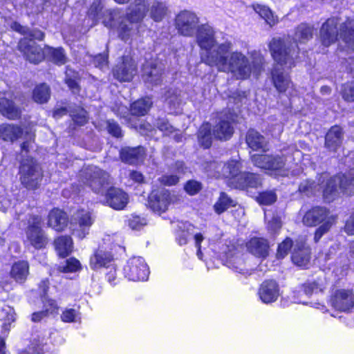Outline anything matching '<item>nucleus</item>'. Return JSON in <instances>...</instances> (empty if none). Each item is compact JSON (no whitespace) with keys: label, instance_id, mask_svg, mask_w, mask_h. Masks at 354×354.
Instances as JSON below:
<instances>
[{"label":"nucleus","instance_id":"nucleus-24","mask_svg":"<svg viewBox=\"0 0 354 354\" xmlns=\"http://www.w3.org/2000/svg\"><path fill=\"white\" fill-rule=\"evenodd\" d=\"M68 222L65 212L59 209H53L48 214V225L56 231L63 230Z\"/></svg>","mask_w":354,"mask_h":354},{"label":"nucleus","instance_id":"nucleus-64","mask_svg":"<svg viewBox=\"0 0 354 354\" xmlns=\"http://www.w3.org/2000/svg\"><path fill=\"white\" fill-rule=\"evenodd\" d=\"M129 176L131 180L137 183H141L144 179L142 174L136 171H131Z\"/></svg>","mask_w":354,"mask_h":354},{"label":"nucleus","instance_id":"nucleus-20","mask_svg":"<svg viewBox=\"0 0 354 354\" xmlns=\"http://www.w3.org/2000/svg\"><path fill=\"white\" fill-rule=\"evenodd\" d=\"M218 122L213 130L214 137L219 140L229 139L233 133V128L230 124L233 120L232 116L221 113L218 115Z\"/></svg>","mask_w":354,"mask_h":354},{"label":"nucleus","instance_id":"nucleus-13","mask_svg":"<svg viewBox=\"0 0 354 354\" xmlns=\"http://www.w3.org/2000/svg\"><path fill=\"white\" fill-rule=\"evenodd\" d=\"M124 277L133 281H146L149 274V269L145 260L141 257L130 258L123 268Z\"/></svg>","mask_w":354,"mask_h":354},{"label":"nucleus","instance_id":"nucleus-8","mask_svg":"<svg viewBox=\"0 0 354 354\" xmlns=\"http://www.w3.org/2000/svg\"><path fill=\"white\" fill-rule=\"evenodd\" d=\"M301 153L294 147H288L280 151V154H254L251 156L253 164L269 171L276 177L288 176L292 167V161L299 158Z\"/></svg>","mask_w":354,"mask_h":354},{"label":"nucleus","instance_id":"nucleus-32","mask_svg":"<svg viewBox=\"0 0 354 354\" xmlns=\"http://www.w3.org/2000/svg\"><path fill=\"white\" fill-rule=\"evenodd\" d=\"M187 168L184 167V164L182 162H177L176 163L174 171L177 174L164 175L159 178L161 184L167 186H171L176 185L180 177V175L185 173Z\"/></svg>","mask_w":354,"mask_h":354},{"label":"nucleus","instance_id":"nucleus-35","mask_svg":"<svg viewBox=\"0 0 354 354\" xmlns=\"http://www.w3.org/2000/svg\"><path fill=\"white\" fill-rule=\"evenodd\" d=\"M179 231L176 235V241L179 245L187 243L190 234H194V226L189 222H182L178 225Z\"/></svg>","mask_w":354,"mask_h":354},{"label":"nucleus","instance_id":"nucleus-11","mask_svg":"<svg viewBox=\"0 0 354 354\" xmlns=\"http://www.w3.org/2000/svg\"><path fill=\"white\" fill-rule=\"evenodd\" d=\"M21 183L28 189H36L42 180L40 166L32 158L23 160L19 169Z\"/></svg>","mask_w":354,"mask_h":354},{"label":"nucleus","instance_id":"nucleus-47","mask_svg":"<svg viewBox=\"0 0 354 354\" xmlns=\"http://www.w3.org/2000/svg\"><path fill=\"white\" fill-rule=\"evenodd\" d=\"M294 294L296 295L294 296L292 302L305 304H307L305 298L313 294V289H299L297 292H294Z\"/></svg>","mask_w":354,"mask_h":354},{"label":"nucleus","instance_id":"nucleus-46","mask_svg":"<svg viewBox=\"0 0 354 354\" xmlns=\"http://www.w3.org/2000/svg\"><path fill=\"white\" fill-rule=\"evenodd\" d=\"M277 200V195L274 191H266L260 193L257 197V201L261 205H271Z\"/></svg>","mask_w":354,"mask_h":354},{"label":"nucleus","instance_id":"nucleus-60","mask_svg":"<svg viewBox=\"0 0 354 354\" xmlns=\"http://www.w3.org/2000/svg\"><path fill=\"white\" fill-rule=\"evenodd\" d=\"M194 239L195 245L197 248V256L198 258L201 259V243L204 240V236L201 232L194 233Z\"/></svg>","mask_w":354,"mask_h":354},{"label":"nucleus","instance_id":"nucleus-14","mask_svg":"<svg viewBox=\"0 0 354 354\" xmlns=\"http://www.w3.org/2000/svg\"><path fill=\"white\" fill-rule=\"evenodd\" d=\"M94 218L91 212L80 209L73 215L71 223V228L73 235L80 239L84 238L88 233Z\"/></svg>","mask_w":354,"mask_h":354},{"label":"nucleus","instance_id":"nucleus-2","mask_svg":"<svg viewBox=\"0 0 354 354\" xmlns=\"http://www.w3.org/2000/svg\"><path fill=\"white\" fill-rule=\"evenodd\" d=\"M102 0H94L90 6L87 17L88 26H94L100 19L106 28L116 30L118 37L127 41L138 32V24L142 21L147 14L155 22L162 21L167 15V3L158 0H135L127 8L124 15L119 8L102 11Z\"/></svg>","mask_w":354,"mask_h":354},{"label":"nucleus","instance_id":"nucleus-29","mask_svg":"<svg viewBox=\"0 0 354 354\" xmlns=\"http://www.w3.org/2000/svg\"><path fill=\"white\" fill-rule=\"evenodd\" d=\"M246 142L253 150H266V141L265 138L254 129L248 131L246 136Z\"/></svg>","mask_w":354,"mask_h":354},{"label":"nucleus","instance_id":"nucleus-10","mask_svg":"<svg viewBox=\"0 0 354 354\" xmlns=\"http://www.w3.org/2000/svg\"><path fill=\"white\" fill-rule=\"evenodd\" d=\"M335 219L336 216L329 215V212L326 208L314 207L305 213L302 222L306 226H316L323 222L315 232V242H318L322 236L329 231L335 223Z\"/></svg>","mask_w":354,"mask_h":354},{"label":"nucleus","instance_id":"nucleus-19","mask_svg":"<svg viewBox=\"0 0 354 354\" xmlns=\"http://www.w3.org/2000/svg\"><path fill=\"white\" fill-rule=\"evenodd\" d=\"M114 77L120 82H129L137 73L134 60L128 56L124 57L122 62L113 69Z\"/></svg>","mask_w":354,"mask_h":354},{"label":"nucleus","instance_id":"nucleus-55","mask_svg":"<svg viewBox=\"0 0 354 354\" xmlns=\"http://www.w3.org/2000/svg\"><path fill=\"white\" fill-rule=\"evenodd\" d=\"M165 100L170 106L171 111H172L173 107L175 109L179 104L180 101L178 95L174 92H171L170 91L165 95Z\"/></svg>","mask_w":354,"mask_h":354},{"label":"nucleus","instance_id":"nucleus-39","mask_svg":"<svg viewBox=\"0 0 354 354\" xmlns=\"http://www.w3.org/2000/svg\"><path fill=\"white\" fill-rule=\"evenodd\" d=\"M211 125L203 123L198 130V139L200 145L204 148H209L212 145Z\"/></svg>","mask_w":354,"mask_h":354},{"label":"nucleus","instance_id":"nucleus-43","mask_svg":"<svg viewBox=\"0 0 354 354\" xmlns=\"http://www.w3.org/2000/svg\"><path fill=\"white\" fill-rule=\"evenodd\" d=\"M82 268L81 263L75 258H69L65 264L59 266V270L63 272H76Z\"/></svg>","mask_w":354,"mask_h":354},{"label":"nucleus","instance_id":"nucleus-21","mask_svg":"<svg viewBox=\"0 0 354 354\" xmlns=\"http://www.w3.org/2000/svg\"><path fill=\"white\" fill-rule=\"evenodd\" d=\"M142 78L146 83L157 85L162 80V69L153 61L147 62L142 68Z\"/></svg>","mask_w":354,"mask_h":354},{"label":"nucleus","instance_id":"nucleus-54","mask_svg":"<svg viewBox=\"0 0 354 354\" xmlns=\"http://www.w3.org/2000/svg\"><path fill=\"white\" fill-rule=\"evenodd\" d=\"M201 189V185L196 180H189L185 185V191L190 195H194Z\"/></svg>","mask_w":354,"mask_h":354},{"label":"nucleus","instance_id":"nucleus-12","mask_svg":"<svg viewBox=\"0 0 354 354\" xmlns=\"http://www.w3.org/2000/svg\"><path fill=\"white\" fill-rule=\"evenodd\" d=\"M174 26L178 34L185 37H192L201 26L196 13L187 10L176 15Z\"/></svg>","mask_w":354,"mask_h":354},{"label":"nucleus","instance_id":"nucleus-6","mask_svg":"<svg viewBox=\"0 0 354 354\" xmlns=\"http://www.w3.org/2000/svg\"><path fill=\"white\" fill-rule=\"evenodd\" d=\"M319 39L323 46H329L339 42V48L348 53L354 51V20L348 19L340 22L336 17L328 19L319 30Z\"/></svg>","mask_w":354,"mask_h":354},{"label":"nucleus","instance_id":"nucleus-7","mask_svg":"<svg viewBox=\"0 0 354 354\" xmlns=\"http://www.w3.org/2000/svg\"><path fill=\"white\" fill-rule=\"evenodd\" d=\"M241 162L232 160L227 163L212 162L209 165L211 175L216 178H227L230 186L244 189L249 187L257 188L261 185L260 176L241 172Z\"/></svg>","mask_w":354,"mask_h":354},{"label":"nucleus","instance_id":"nucleus-28","mask_svg":"<svg viewBox=\"0 0 354 354\" xmlns=\"http://www.w3.org/2000/svg\"><path fill=\"white\" fill-rule=\"evenodd\" d=\"M29 273V265L26 261H19L15 263L10 271L11 277L19 282L24 281Z\"/></svg>","mask_w":354,"mask_h":354},{"label":"nucleus","instance_id":"nucleus-15","mask_svg":"<svg viewBox=\"0 0 354 354\" xmlns=\"http://www.w3.org/2000/svg\"><path fill=\"white\" fill-rule=\"evenodd\" d=\"M40 225L41 218L39 216H33L26 231L27 241L36 249H41L47 243Z\"/></svg>","mask_w":354,"mask_h":354},{"label":"nucleus","instance_id":"nucleus-16","mask_svg":"<svg viewBox=\"0 0 354 354\" xmlns=\"http://www.w3.org/2000/svg\"><path fill=\"white\" fill-rule=\"evenodd\" d=\"M171 203V196L167 189L153 190L149 196V207L159 214L165 212Z\"/></svg>","mask_w":354,"mask_h":354},{"label":"nucleus","instance_id":"nucleus-42","mask_svg":"<svg viewBox=\"0 0 354 354\" xmlns=\"http://www.w3.org/2000/svg\"><path fill=\"white\" fill-rule=\"evenodd\" d=\"M61 319L66 323L77 322L81 319L78 310L74 308H66L61 315Z\"/></svg>","mask_w":354,"mask_h":354},{"label":"nucleus","instance_id":"nucleus-31","mask_svg":"<svg viewBox=\"0 0 354 354\" xmlns=\"http://www.w3.org/2000/svg\"><path fill=\"white\" fill-rule=\"evenodd\" d=\"M55 250L59 256H68L73 249V241L70 236H62L55 240Z\"/></svg>","mask_w":354,"mask_h":354},{"label":"nucleus","instance_id":"nucleus-56","mask_svg":"<svg viewBox=\"0 0 354 354\" xmlns=\"http://www.w3.org/2000/svg\"><path fill=\"white\" fill-rule=\"evenodd\" d=\"M106 126L109 133L112 134L115 137H120L122 136V131L118 124L113 121L108 120L106 122Z\"/></svg>","mask_w":354,"mask_h":354},{"label":"nucleus","instance_id":"nucleus-37","mask_svg":"<svg viewBox=\"0 0 354 354\" xmlns=\"http://www.w3.org/2000/svg\"><path fill=\"white\" fill-rule=\"evenodd\" d=\"M22 133L21 129L13 125H2L0 127V136L6 141H11L17 139Z\"/></svg>","mask_w":354,"mask_h":354},{"label":"nucleus","instance_id":"nucleus-27","mask_svg":"<svg viewBox=\"0 0 354 354\" xmlns=\"http://www.w3.org/2000/svg\"><path fill=\"white\" fill-rule=\"evenodd\" d=\"M251 6L270 26H273L278 23V17L267 6L253 3Z\"/></svg>","mask_w":354,"mask_h":354},{"label":"nucleus","instance_id":"nucleus-17","mask_svg":"<svg viewBox=\"0 0 354 354\" xmlns=\"http://www.w3.org/2000/svg\"><path fill=\"white\" fill-rule=\"evenodd\" d=\"M305 236L299 237L294 245L292 261L299 267L306 268L310 263V249L306 244Z\"/></svg>","mask_w":354,"mask_h":354},{"label":"nucleus","instance_id":"nucleus-9","mask_svg":"<svg viewBox=\"0 0 354 354\" xmlns=\"http://www.w3.org/2000/svg\"><path fill=\"white\" fill-rule=\"evenodd\" d=\"M19 49L24 54L26 59L32 63L41 62L46 56L58 65L65 64L66 57L62 48H53L49 46L41 49L35 46V43L28 39H22L19 43Z\"/></svg>","mask_w":354,"mask_h":354},{"label":"nucleus","instance_id":"nucleus-41","mask_svg":"<svg viewBox=\"0 0 354 354\" xmlns=\"http://www.w3.org/2000/svg\"><path fill=\"white\" fill-rule=\"evenodd\" d=\"M257 295L263 303L269 304L275 301L281 293L278 289H259Z\"/></svg>","mask_w":354,"mask_h":354},{"label":"nucleus","instance_id":"nucleus-51","mask_svg":"<svg viewBox=\"0 0 354 354\" xmlns=\"http://www.w3.org/2000/svg\"><path fill=\"white\" fill-rule=\"evenodd\" d=\"M265 218L268 222V229L272 232H276L281 227V221L278 216H274L271 220H269V216L265 212Z\"/></svg>","mask_w":354,"mask_h":354},{"label":"nucleus","instance_id":"nucleus-40","mask_svg":"<svg viewBox=\"0 0 354 354\" xmlns=\"http://www.w3.org/2000/svg\"><path fill=\"white\" fill-rule=\"evenodd\" d=\"M50 97V88L46 84L35 87L33 91V99L37 103H45Z\"/></svg>","mask_w":354,"mask_h":354},{"label":"nucleus","instance_id":"nucleus-30","mask_svg":"<svg viewBox=\"0 0 354 354\" xmlns=\"http://www.w3.org/2000/svg\"><path fill=\"white\" fill-rule=\"evenodd\" d=\"M0 112L9 119H17L21 114V109L12 101L3 97L0 99Z\"/></svg>","mask_w":354,"mask_h":354},{"label":"nucleus","instance_id":"nucleus-26","mask_svg":"<svg viewBox=\"0 0 354 354\" xmlns=\"http://www.w3.org/2000/svg\"><path fill=\"white\" fill-rule=\"evenodd\" d=\"M112 261L113 257L111 253L99 250L91 257L90 265L95 270L102 267L108 268L112 264Z\"/></svg>","mask_w":354,"mask_h":354},{"label":"nucleus","instance_id":"nucleus-44","mask_svg":"<svg viewBox=\"0 0 354 354\" xmlns=\"http://www.w3.org/2000/svg\"><path fill=\"white\" fill-rule=\"evenodd\" d=\"M78 74L72 69L67 68L66 71V83L73 93L78 90Z\"/></svg>","mask_w":354,"mask_h":354},{"label":"nucleus","instance_id":"nucleus-59","mask_svg":"<svg viewBox=\"0 0 354 354\" xmlns=\"http://www.w3.org/2000/svg\"><path fill=\"white\" fill-rule=\"evenodd\" d=\"M107 57L103 55H97L93 58V64L95 67L104 69L107 66Z\"/></svg>","mask_w":354,"mask_h":354},{"label":"nucleus","instance_id":"nucleus-4","mask_svg":"<svg viewBox=\"0 0 354 354\" xmlns=\"http://www.w3.org/2000/svg\"><path fill=\"white\" fill-rule=\"evenodd\" d=\"M82 182L86 184L95 193L105 196L106 203L113 209H124L129 202L128 194L111 184L108 173L95 166H89L81 171Z\"/></svg>","mask_w":354,"mask_h":354},{"label":"nucleus","instance_id":"nucleus-3","mask_svg":"<svg viewBox=\"0 0 354 354\" xmlns=\"http://www.w3.org/2000/svg\"><path fill=\"white\" fill-rule=\"evenodd\" d=\"M271 55L275 62L272 71V80L276 89L279 93L293 94V84L290 80L286 69H290L295 65L297 50L294 48L287 47L284 41L279 37L273 38L269 44Z\"/></svg>","mask_w":354,"mask_h":354},{"label":"nucleus","instance_id":"nucleus-18","mask_svg":"<svg viewBox=\"0 0 354 354\" xmlns=\"http://www.w3.org/2000/svg\"><path fill=\"white\" fill-rule=\"evenodd\" d=\"M330 303L335 309L347 311L354 306V297L350 289H335L332 293Z\"/></svg>","mask_w":354,"mask_h":354},{"label":"nucleus","instance_id":"nucleus-61","mask_svg":"<svg viewBox=\"0 0 354 354\" xmlns=\"http://www.w3.org/2000/svg\"><path fill=\"white\" fill-rule=\"evenodd\" d=\"M344 231L348 235L354 234V212L351 215L349 218L346 221Z\"/></svg>","mask_w":354,"mask_h":354},{"label":"nucleus","instance_id":"nucleus-52","mask_svg":"<svg viewBox=\"0 0 354 354\" xmlns=\"http://www.w3.org/2000/svg\"><path fill=\"white\" fill-rule=\"evenodd\" d=\"M156 127L161 131H162L165 135H170L174 132H176V130L171 126L168 122L164 119H159L156 124Z\"/></svg>","mask_w":354,"mask_h":354},{"label":"nucleus","instance_id":"nucleus-23","mask_svg":"<svg viewBox=\"0 0 354 354\" xmlns=\"http://www.w3.org/2000/svg\"><path fill=\"white\" fill-rule=\"evenodd\" d=\"M342 140V128L339 126H333L326 135L325 145L329 150L336 151L340 147Z\"/></svg>","mask_w":354,"mask_h":354},{"label":"nucleus","instance_id":"nucleus-36","mask_svg":"<svg viewBox=\"0 0 354 354\" xmlns=\"http://www.w3.org/2000/svg\"><path fill=\"white\" fill-rule=\"evenodd\" d=\"M236 203L224 192H221L218 201L214 205V209L218 214H221L232 207H234Z\"/></svg>","mask_w":354,"mask_h":354},{"label":"nucleus","instance_id":"nucleus-48","mask_svg":"<svg viewBox=\"0 0 354 354\" xmlns=\"http://www.w3.org/2000/svg\"><path fill=\"white\" fill-rule=\"evenodd\" d=\"M0 316L4 319L5 325H10L16 320V313L14 309L10 306L4 307L1 312Z\"/></svg>","mask_w":354,"mask_h":354},{"label":"nucleus","instance_id":"nucleus-33","mask_svg":"<svg viewBox=\"0 0 354 354\" xmlns=\"http://www.w3.org/2000/svg\"><path fill=\"white\" fill-rule=\"evenodd\" d=\"M313 26L301 24L296 28L293 39L295 42L305 43L313 37Z\"/></svg>","mask_w":354,"mask_h":354},{"label":"nucleus","instance_id":"nucleus-62","mask_svg":"<svg viewBox=\"0 0 354 354\" xmlns=\"http://www.w3.org/2000/svg\"><path fill=\"white\" fill-rule=\"evenodd\" d=\"M110 270L109 272L106 274V278L109 282L110 286H115L117 285V283L115 282L116 280L115 278V268L114 266L111 264V266L109 268Z\"/></svg>","mask_w":354,"mask_h":354},{"label":"nucleus","instance_id":"nucleus-58","mask_svg":"<svg viewBox=\"0 0 354 354\" xmlns=\"http://www.w3.org/2000/svg\"><path fill=\"white\" fill-rule=\"evenodd\" d=\"M146 224V221L140 216H133L129 221V225L133 230H138L141 226Z\"/></svg>","mask_w":354,"mask_h":354},{"label":"nucleus","instance_id":"nucleus-50","mask_svg":"<svg viewBox=\"0 0 354 354\" xmlns=\"http://www.w3.org/2000/svg\"><path fill=\"white\" fill-rule=\"evenodd\" d=\"M343 98L348 102L354 101V82L344 85L342 91Z\"/></svg>","mask_w":354,"mask_h":354},{"label":"nucleus","instance_id":"nucleus-38","mask_svg":"<svg viewBox=\"0 0 354 354\" xmlns=\"http://www.w3.org/2000/svg\"><path fill=\"white\" fill-rule=\"evenodd\" d=\"M12 28L14 29L16 31H18L22 34H28L30 38L24 37L23 39H28L29 41H32L35 43V46L37 47H39L34 39L37 40H42L44 39V33L39 30H32L30 31L26 27H24L21 26L19 24L14 23L12 26ZM22 40V39L19 41V42Z\"/></svg>","mask_w":354,"mask_h":354},{"label":"nucleus","instance_id":"nucleus-22","mask_svg":"<svg viewBox=\"0 0 354 354\" xmlns=\"http://www.w3.org/2000/svg\"><path fill=\"white\" fill-rule=\"evenodd\" d=\"M145 155V151L142 147H125L120 151L122 160L129 164H138L142 162Z\"/></svg>","mask_w":354,"mask_h":354},{"label":"nucleus","instance_id":"nucleus-45","mask_svg":"<svg viewBox=\"0 0 354 354\" xmlns=\"http://www.w3.org/2000/svg\"><path fill=\"white\" fill-rule=\"evenodd\" d=\"M70 115L73 120L80 125H83L87 122L88 116L86 111L81 108L71 111Z\"/></svg>","mask_w":354,"mask_h":354},{"label":"nucleus","instance_id":"nucleus-49","mask_svg":"<svg viewBox=\"0 0 354 354\" xmlns=\"http://www.w3.org/2000/svg\"><path fill=\"white\" fill-rule=\"evenodd\" d=\"M43 303L46 315H56L58 313L59 308L55 300L44 297Z\"/></svg>","mask_w":354,"mask_h":354},{"label":"nucleus","instance_id":"nucleus-5","mask_svg":"<svg viewBox=\"0 0 354 354\" xmlns=\"http://www.w3.org/2000/svg\"><path fill=\"white\" fill-rule=\"evenodd\" d=\"M337 184L339 188L347 194L354 193V169L349 170L346 174L335 177H329L328 174H322L319 178L318 183L306 180L302 183L299 187L301 192L315 194L322 191L324 199L330 202L333 200L337 193Z\"/></svg>","mask_w":354,"mask_h":354},{"label":"nucleus","instance_id":"nucleus-63","mask_svg":"<svg viewBox=\"0 0 354 354\" xmlns=\"http://www.w3.org/2000/svg\"><path fill=\"white\" fill-rule=\"evenodd\" d=\"M47 315L46 312L44 310L36 312L32 314L31 320L34 322H37L43 319Z\"/></svg>","mask_w":354,"mask_h":354},{"label":"nucleus","instance_id":"nucleus-25","mask_svg":"<svg viewBox=\"0 0 354 354\" xmlns=\"http://www.w3.org/2000/svg\"><path fill=\"white\" fill-rule=\"evenodd\" d=\"M248 251L254 256L265 257L268 254V243L267 241L262 238H252L247 243Z\"/></svg>","mask_w":354,"mask_h":354},{"label":"nucleus","instance_id":"nucleus-1","mask_svg":"<svg viewBox=\"0 0 354 354\" xmlns=\"http://www.w3.org/2000/svg\"><path fill=\"white\" fill-rule=\"evenodd\" d=\"M196 41L205 64L215 67L220 72L230 73L236 80H246L252 73L257 77L263 70L264 60L260 53L254 51L251 54L252 61L250 64L243 53L232 51L231 41L218 44L214 28L207 24L201 25L198 29Z\"/></svg>","mask_w":354,"mask_h":354},{"label":"nucleus","instance_id":"nucleus-34","mask_svg":"<svg viewBox=\"0 0 354 354\" xmlns=\"http://www.w3.org/2000/svg\"><path fill=\"white\" fill-rule=\"evenodd\" d=\"M152 102L149 97L141 98L131 106V113L134 115H144L150 109Z\"/></svg>","mask_w":354,"mask_h":354},{"label":"nucleus","instance_id":"nucleus-53","mask_svg":"<svg viewBox=\"0 0 354 354\" xmlns=\"http://www.w3.org/2000/svg\"><path fill=\"white\" fill-rule=\"evenodd\" d=\"M292 245V240L289 238L286 239L278 247V257L283 258L288 254L289 250Z\"/></svg>","mask_w":354,"mask_h":354},{"label":"nucleus","instance_id":"nucleus-57","mask_svg":"<svg viewBox=\"0 0 354 354\" xmlns=\"http://www.w3.org/2000/svg\"><path fill=\"white\" fill-rule=\"evenodd\" d=\"M133 127L138 129L141 134L148 136H151L153 135L152 132L155 131L154 128L149 123H142L139 127L135 125Z\"/></svg>","mask_w":354,"mask_h":354}]
</instances>
